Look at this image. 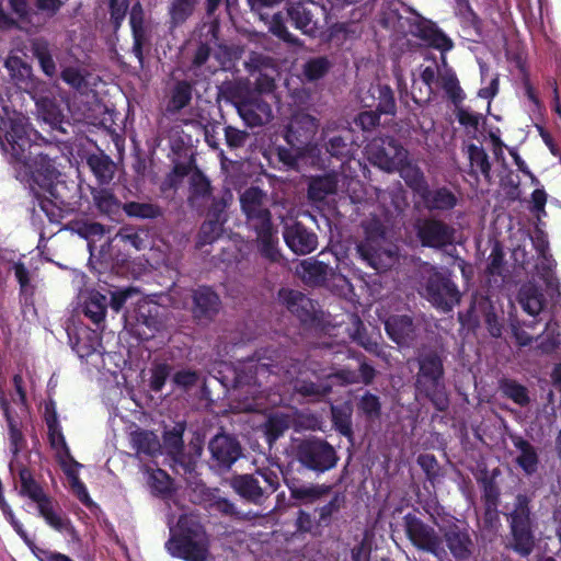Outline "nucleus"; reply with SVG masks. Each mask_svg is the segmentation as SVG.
I'll list each match as a JSON object with an SVG mask.
<instances>
[{
  "mask_svg": "<svg viewBox=\"0 0 561 561\" xmlns=\"http://www.w3.org/2000/svg\"><path fill=\"white\" fill-rule=\"evenodd\" d=\"M318 350H313L301 362L288 356L284 351L264 348L252 357L239 362L233 370V391L236 398L244 401L245 409L261 405V399L268 391H280V387L293 385L296 392L304 397L319 399L331 392L332 385L322 378H334L333 370L314 359Z\"/></svg>",
  "mask_w": 561,
  "mask_h": 561,
  "instance_id": "obj_1",
  "label": "nucleus"
},
{
  "mask_svg": "<svg viewBox=\"0 0 561 561\" xmlns=\"http://www.w3.org/2000/svg\"><path fill=\"white\" fill-rule=\"evenodd\" d=\"M39 140L45 141L23 114L7 105L1 106L0 150L14 168L16 179L28 185L33 210L38 207L50 222H58L62 218L56 193L60 172L55 158L41 150Z\"/></svg>",
  "mask_w": 561,
  "mask_h": 561,
  "instance_id": "obj_2",
  "label": "nucleus"
},
{
  "mask_svg": "<svg viewBox=\"0 0 561 561\" xmlns=\"http://www.w3.org/2000/svg\"><path fill=\"white\" fill-rule=\"evenodd\" d=\"M171 537L165 542V548L173 557L185 561H206L208 543L206 533L202 524L193 515L182 514L176 524L168 517Z\"/></svg>",
  "mask_w": 561,
  "mask_h": 561,
  "instance_id": "obj_3",
  "label": "nucleus"
},
{
  "mask_svg": "<svg viewBox=\"0 0 561 561\" xmlns=\"http://www.w3.org/2000/svg\"><path fill=\"white\" fill-rule=\"evenodd\" d=\"M44 421L48 431V440L51 449L55 451L56 458L60 463L69 484L79 501L84 505L91 503V499L87 486L80 480L78 469L81 463L76 461L71 456L70 448L66 442L61 424L59 422L56 403L48 400L44 407Z\"/></svg>",
  "mask_w": 561,
  "mask_h": 561,
  "instance_id": "obj_4",
  "label": "nucleus"
},
{
  "mask_svg": "<svg viewBox=\"0 0 561 561\" xmlns=\"http://www.w3.org/2000/svg\"><path fill=\"white\" fill-rule=\"evenodd\" d=\"M419 293L436 310L448 313L461 301V291L445 266L425 263L420 271Z\"/></svg>",
  "mask_w": 561,
  "mask_h": 561,
  "instance_id": "obj_5",
  "label": "nucleus"
},
{
  "mask_svg": "<svg viewBox=\"0 0 561 561\" xmlns=\"http://www.w3.org/2000/svg\"><path fill=\"white\" fill-rule=\"evenodd\" d=\"M415 360L419 367L414 382L416 394L428 399L437 411L445 412L449 407V398L442 356L436 351L427 350L420 352Z\"/></svg>",
  "mask_w": 561,
  "mask_h": 561,
  "instance_id": "obj_6",
  "label": "nucleus"
},
{
  "mask_svg": "<svg viewBox=\"0 0 561 561\" xmlns=\"http://www.w3.org/2000/svg\"><path fill=\"white\" fill-rule=\"evenodd\" d=\"M366 238L357 245L362 260L377 272H385L398 261V249L386 239V229L379 220L364 224Z\"/></svg>",
  "mask_w": 561,
  "mask_h": 561,
  "instance_id": "obj_7",
  "label": "nucleus"
},
{
  "mask_svg": "<svg viewBox=\"0 0 561 561\" xmlns=\"http://www.w3.org/2000/svg\"><path fill=\"white\" fill-rule=\"evenodd\" d=\"M15 471L19 473L21 481V494L36 503L38 515L44 518L46 524L61 534L73 535L76 531L70 519L44 493L43 489L33 479L30 470L21 463L15 466Z\"/></svg>",
  "mask_w": 561,
  "mask_h": 561,
  "instance_id": "obj_8",
  "label": "nucleus"
},
{
  "mask_svg": "<svg viewBox=\"0 0 561 561\" xmlns=\"http://www.w3.org/2000/svg\"><path fill=\"white\" fill-rule=\"evenodd\" d=\"M8 3L16 26L27 34H36L56 18L66 0H32V5L27 0H8Z\"/></svg>",
  "mask_w": 561,
  "mask_h": 561,
  "instance_id": "obj_9",
  "label": "nucleus"
},
{
  "mask_svg": "<svg viewBox=\"0 0 561 561\" xmlns=\"http://www.w3.org/2000/svg\"><path fill=\"white\" fill-rule=\"evenodd\" d=\"M296 457L305 469L317 474L332 470L340 459L336 449L324 438L317 436L301 439L296 446Z\"/></svg>",
  "mask_w": 561,
  "mask_h": 561,
  "instance_id": "obj_10",
  "label": "nucleus"
},
{
  "mask_svg": "<svg viewBox=\"0 0 561 561\" xmlns=\"http://www.w3.org/2000/svg\"><path fill=\"white\" fill-rule=\"evenodd\" d=\"M70 346L78 357L98 371L108 369L105 358L110 354L104 351L101 334L84 325L67 329Z\"/></svg>",
  "mask_w": 561,
  "mask_h": 561,
  "instance_id": "obj_11",
  "label": "nucleus"
},
{
  "mask_svg": "<svg viewBox=\"0 0 561 561\" xmlns=\"http://www.w3.org/2000/svg\"><path fill=\"white\" fill-rule=\"evenodd\" d=\"M279 485V472L271 468H260L254 473L240 474L232 480L234 491L254 504L262 503L265 497L276 492Z\"/></svg>",
  "mask_w": 561,
  "mask_h": 561,
  "instance_id": "obj_12",
  "label": "nucleus"
},
{
  "mask_svg": "<svg viewBox=\"0 0 561 561\" xmlns=\"http://www.w3.org/2000/svg\"><path fill=\"white\" fill-rule=\"evenodd\" d=\"M508 523L512 535L511 548L520 557H528L535 547V536L527 496L517 495Z\"/></svg>",
  "mask_w": 561,
  "mask_h": 561,
  "instance_id": "obj_13",
  "label": "nucleus"
},
{
  "mask_svg": "<svg viewBox=\"0 0 561 561\" xmlns=\"http://www.w3.org/2000/svg\"><path fill=\"white\" fill-rule=\"evenodd\" d=\"M440 538L446 552L456 561H471L476 543L468 524L465 520H446L439 526Z\"/></svg>",
  "mask_w": 561,
  "mask_h": 561,
  "instance_id": "obj_14",
  "label": "nucleus"
},
{
  "mask_svg": "<svg viewBox=\"0 0 561 561\" xmlns=\"http://www.w3.org/2000/svg\"><path fill=\"white\" fill-rule=\"evenodd\" d=\"M368 159L381 170L397 171L408 160V151L393 137L373 139L366 146Z\"/></svg>",
  "mask_w": 561,
  "mask_h": 561,
  "instance_id": "obj_15",
  "label": "nucleus"
},
{
  "mask_svg": "<svg viewBox=\"0 0 561 561\" xmlns=\"http://www.w3.org/2000/svg\"><path fill=\"white\" fill-rule=\"evenodd\" d=\"M404 527L408 538L417 549L430 552L439 560L447 557L440 535L416 515L407 514Z\"/></svg>",
  "mask_w": 561,
  "mask_h": 561,
  "instance_id": "obj_16",
  "label": "nucleus"
},
{
  "mask_svg": "<svg viewBox=\"0 0 561 561\" xmlns=\"http://www.w3.org/2000/svg\"><path fill=\"white\" fill-rule=\"evenodd\" d=\"M286 11L291 25L310 37L318 36L321 30L319 16L327 15L325 8L314 1H290Z\"/></svg>",
  "mask_w": 561,
  "mask_h": 561,
  "instance_id": "obj_17",
  "label": "nucleus"
},
{
  "mask_svg": "<svg viewBox=\"0 0 561 561\" xmlns=\"http://www.w3.org/2000/svg\"><path fill=\"white\" fill-rule=\"evenodd\" d=\"M271 93L251 92L236 102L240 117L249 127L262 126L273 118Z\"/></svg>",
  "mask_w": 561,
  "mask_h": 561,
  "instance_id": "obj_18",
  "label": "nucleus"
},
{
  "mask_svg": "<svg viewBox=\"0 0 561 561\" xmlns=\"http://www.w3.org/2000/svg\"><path fill=\"white\" fill-rule=\"evenodd\" d=\"M240 206L252 229L273 224L268 195L259 186H250L241 193Z\"/></svg>",
  "mask_w": 561,
  "mask_h": 561,
  "instance_id": "obj_19",
  "label": "nucleus"
},
{
  "mask_svg": "<svg viewBox=\"0 0 561 561\" xmlns=\"http://www.w3.org/2000/svg\"><path fill=\"white\" fill-rule=\"evenodd\" d=\"M414 230L421 244L425 248L442 250L453 245L455 241V228L436 217L417 219Z\"/></svg>",
  "mask_w": 561,
  "mask_h": 561,
  "instance_id": "obj_20",
  "label": "nucleus"
},
{
  "mask_svg": "<svg viewBox=\"0 0 561 561\" xmlns=\"http://www.w3.org/2000/svg\"><path fill=\"white\" fill-rule=\"evenodd\" d=\"M411 34L421 39L427 47L440 53L442 64L446 65V54L454 48L453 39L438 25L421 15H416L410 24Z\"/></svg>",
  "mask_w": 561,
  "mask_h": 561,
  "instance_id": "obj_21",
  "label": "nucleus"
},
{
  "mask_svg": "<svg viewBox=\"0 0 561 561\" xmlns=\"http://www.w3.org/2000/svg\"><path fill=\"white\" fill-rule=\"evenodd\" d=\"M322 140L324 148L331 157L341 160H348L355 156L360 146L365 142L366 137L355 136L353 129L342 128L334 134L328 126L322 131Z\"/></svg>",
  "mask_w": 561,
  "mask_h": 561,
  "instance_id": "obj_22",
  "label": "nucleus"
},
{
  "mask_svg": "<svg viewBox=\"0 0 561 561\" xmlns=\"http://www.w3.org/2000/svg\"><path fill=\"white\" fill-rule=\"evenodd\" d=\"M208 449L211 455V467L218 471L230 469L242 454L238 439L227 434H218L211 438Z\"/></svg>",
  "mask_w": 561,
  "mask_h": 561,
  "instance_id": "obj_23",
  "label": "nucleus"
},
{
  "mask_svg": "<svg viewBox=\"0 0 561 561\" xmlns=\"http://www.w3.org/2000/svg\"><path fill=\"white\" fill-rule=\"evenodd\" d=\"M388 337L399 347H413L419 337V329L410 314H392L383 321Z\"/></svg>",
  "mask_w": 561,
  "mask_h": 561,
  "instance_id": "obj_24",
  "label": "nucleus"
},
{
  "mask_svg": "<svg viewBox=\"0 0 561 561\" xmlns=\"http://www.w3.org/2000/svg\"><path fill=\"white\" fill-rule=\"evenodd\" d=\"M318 129L317 119L309 114L295 115L284 131V139L288 146L304 150L312 140Z\"/></svg>",
  "mask_w": 561,
  "mask_h": 561,
  "instance_id": "obj_25",
  "label": "nucleus"
},
{
  "mask_svg": "<svg viewBox=\"0 0 561 561\" xmlns=\"http://www.w3.org/2000/svg\"><path fill=\"white\" fill-rule=\"evenodd\" d=\"M417 198L424 209L438 214L451 211L459 202L457 194L445 185L430 186L428 184Z\"/></svg>",
  "mask_w": 561,
  "mask_h": 561,
  "instance_id": "obj_26",
  "label": "nucleus"
},
{
  "mask_svg": "<svg viewBox=\"0 0 561 561\" xmlns=\"http://www.w3.org/2000/svg\"><path fill=\"white\" fill-rule=\"evenodd\" d=\"M278 300L287 310L296 316L304 324L311 323L316 319V308L313 301L301 291L282 288L278 291Z\"/></svg>",
  "mask_w": 561,
  "mask_h": 561,
  "instance_id": "obj_27",
  "label": "nucleus"
},
{
  "mask_svg": "<svg viewBox=\"0 0 561 561\" xmlns=\"http://www.w3.org/2000/svg\"><path fill=\"white\" fill-rule=\"evenodd\" d=\"M286 245L298 255H306L318 247V236L300 222L286 225L283 231Z\"/></svg>",
  "mask_w": 561,
  "mask_h": 561,
  "instance_id": "obj_28",
  "label": "nucleus"
},
{
  "mask_svg": "<svg viewBox=\"0 0 561 561\" xmlns=\"http://www.w3.org/2000/svg\"><path fill=\"white\" fill-rule=\"evenodd\" d=\"M517 300L523 310L534 318L529 322H524L523 325L534 331L538 323L536 317L539 316L545 305L543 294L536 284L528 282L520 286Z\"/></svg>",
  "mask_w": 561,
  "mask_h": 561,
  "instance_id": "obj_29",
  "label": "nucleus"
},
{
  "mask_svg": "<svg viewBox=\"0 0 561 561\" xmlns=\"http://www.w3.org/2000/svg\"><path fill=\"white\" fill-rule=\"evenodd\" d=\"M0 408L3 411V415L5 417L8 427H9V442H10V453L12 455V458L9 462V469L11 473H14L15 466L21 465L19 461V451L22 447V444L24 442L23 434L20 430V421L19 419L13 415L8 401L4 398L3 392L0 390Z\"/></svg>",
  "mask_w": 561,
  "mask_h": 561,
  "instance_id": "obj_30",
  "label": "nucleus"
},
{
  "mask_svg": "<svg viewBox=\"0 0 561 561\" xmlns=\"http://www.w3.org/2000/svg\"><path fill=\"white\" fill-rule=\"evenodd\" d=\"M193 316L199 321L210 320L220 308L219 296L207 286H199L192 293Z\"/></svg>",
  "mask_w": 561,
  "mask_h": 561,
  "instance_id": "obj_31",
  "label": "nucleus"
},
{
  "mask_svg": "<svg viewBox=\"0 0 561 561\" xmlns=\"http://www.w3.org/2000/svg\"><path fill=\"white\" fill-rule=\"evenodd\" d=\"M129 443L138 457L154 456L161 448L160 440L152 431L141 428L135 423L129 427Z\"/></svg>",
  "mask_w": 561,
  "mask_h": 561,
  "instance_id": "obj_32",
  "label": "nucleus"
},
{
  "mask_svg": "<svg viewBox=\"0 0 561 561\" xmlns=\"http://www.w3.org/2000/svg\"><path fill=\"white\" fill-rule=\"evenodd\" d=\"M33 56L37 59L42 71L49 78L57 75V65L54 60L56 48L44 36H37L30 41Z\"/></svg>",
  "mask_w": 561,
  "mask_h": 561,
  "instance_id": "obj_33",
  "label": "nucleus"
},
{
  "mask_svg": "<svg viewBox=\"0 0 561 561\" xmlns=\"http://www.w3.org/2000/svg\"><path fill=\"white\" fill-rule=\"evenodd\" d=\"M332 271L330 264L312 257L302 260L296 268L297 275L308 285L323 284Z\"/></svg>",
  "mask_w": 561,
  "mask_h": 561,
  "instance_id": "obj_34",
  "label": "nucleus"
},
{
  "mask_svg": "<svg viewBox=\"0 0 561 561\" xmlns=\"http://www.w3.org/2000/svg\"><path fill=\"white\" fill-rule=\"evenodd\" d=\"M253 230L256 233L257 248L261 256L270 262H278L282 255L278 248L277 230L273 224Z\"/></svg>",
  "mask_w": 561,
  "mask_h": 561,
  "instance_id": "obj_35",
  "label": "nucleus"
},
{
  "mask_svg": "<svg viewBox=\"0 0 561 561\" xmlns=\"http://www.w3.org/2000/svg\"><path fill=\"white\" fill-rule=\"evenodd\" d=\"M211 48L208 44L202 43L195 50L188 72L195 78V83L209 79L216 71L217 66L210 65Z\"/></svg>",
  "mask_w": 561,
  "mask_h": 561,
  "instance_id": "obj_36",
  "label": "nucleus"
},
{
  "mask_svg": "<svg viewBox=\"0 0 561 561\" xmlns=\"http://www.w3.org/2000/svg\"><path fill=\"white\" fill-rule=\"evenodd\" d=\"M437 79V70L435 67H425L420 73V78L412 80V98L415 103L427 102L434 93L433 84Z\"/></svg>",
  "mask_w": 561,
  "mask_h": 561,
  "instance_id": "obj_37",
  "label": "nucleus"
},
{
  "mask_svg": "<svg viewBox=\"0 0 561 561\" xmlns=\"http://www.w3.org/2000/svg\"><path fill=\"white\" fill-rule=\"evenodd\" d=\"M87 164L100 185H107L114 178L116 165L104 153H93L87 159Z\"/></svg>",
  "mask_w": 561,
  "mask_h": 561,
  "instance_id": "obj_38",
  "label": "nucleus"
},
{
  "mask_svg": "<svg viewBox=\"0 0 561 561\" xmlns=\"http://www.w3.org/2000/svg\"><path fill=\"white\" fill-rule=\"evenodd\" d=\"M514 446L518 450L516 457L517 466L527 474L531 476L538 470L539 457L537 449L528 440L518 437L514 440Z\"/></svg>",
  "mask_w": 561,
  "mask_h": 561,
  "instance_id": "obj_39",
  "label": "nucleus"
},
{
  "mask_svg": "<svg viewBox=\"0 0 561 561\" xmlns=\"http://www.w3.org/2000/svg\"><path fill=\"white\" fill-rule=\"evenodd\" d=\"M376 375L375 368L365 360H359L358 370L343 368L334 373V379L342 385L363 382L369 385Z\"/></svg>",
  "mask_w": 561,
  "mask_h": 561,
  "instance_id": "obj_40",
  "label": "nucleus"
},
{
  "mask_svg": "<svg viewBox=\"0 0 561 561\" xmlns=\"http://www.w3.org/2000/svg\"><path fill=\"white\" fill-rule=\"evenodd\" d=\"M11 270L20 286V297L25 305H33V297L36 285L34 283L35 274L31 272L23 262H14Z\"/></svg>",
  "mask_w": 561,
  "mask_h": 561,
  "instance_id": "obj_41",
  "label": "nucleus"
},
{
  "mask_svg": "<svg viewBox=\"0 0 561 561\" xmlns=\"http://www.w3.org/2000/svg\"><path fill=\"white\" fill-rule=\"evenodd\" d=\"M467 152L470 162L469 174L478 179V173L480 172L484 180L490 183L492 179L491 163L485 150L481 146L471 144L468 146Z\"/></svg>",
  "mask_w": 561,
  "mask_h": 561,
  "instance_id": "obj_42",
  "label": "nucleus"
},
{
  "mask_svg": "<svg viewBox=\"0 0 561 561\" xmlns=\"http://www.w3.org/2000/svg\"><path fill=\"white\" fill-rule=\"evenodd\" d=\"M337 174L327 173L310 181L308 196L314 202H321L337 190Z\"/></svg>",
  "mask_w": 561,
  "mask_h": 561,
  "instance_id": "obj_43",
  "label": "nucleus"
},
{
  "mask_svg": "<svg viewBox=\"0 0 561 561\" xmlns=\"http://www.w3.org/2000/svg\"><path fill=\"white\" fill-rule=\"evenodd\" d=\"M122 209L129 218L152 220L163 216V208L151 202H126Z\"/></svg>",
  "mask_w": 561,
  "mask_h": 561,
  "instance_id": "obj_44",
  "label": "nucleus"
},
{
  "mask_svg": "<svg viewBox=\"0 0 561 561\" xmlns=\"http://www.w3.org/2000/svg\"><path fill=\"white\" fill-rule=\"evenodd\" d=\"M106 307L107 297L99 291H92L84 301L83 313L100 328L105 319Z\"/></svg>",
  "mask_w": 561,
  "mask_h": 561,
  "instance_id": "obj_45",
  "label": "nucleus"
},
{
  "mask_svg": "<svg viewBox=\"0 0 561 561\" xmlns=\"http://www.w3.org/2000/svg\"><path fill=\"white\" fill-rule=\"evenodd\" d=\"M288 489L293 499L306 504L313 503L330 491L329 485L305 483H291L288 484Z\"/></svg>",
  "mask_w": 561,
  "mask_h": 561,
  "instance_id": "obj_46",
  "label": "nucleus"
},
{
  "mask_svg": "<svg viewBox=\"0 0 561 561\" xmlns=\"http://www.w3.org/2000/svg\"><path fill=\"white\" fill-rule=\"evenodd\" d=\"M371 96L377 101L376 111L383 115H396L397 103L392 89L387 84H376L369 89Z\"/></svg>",
  "mask_w": 561,
  "mask_h": 561,
  "instance_id": "obj_47",
  "label": "nucleus"
},
{
  "mask_svg": "<svg viewBox=\"0 0 561 561\" xmlns=\"http://www.w3.org/2000/svg\"><path fill=\"white\" fill-rule=\"evenodd\" d=\"M136 320L138 325L146 327L151 334L159 331L163 325V320L160 316V307L151 302H144L139 305Z\"/></svg>",
  "mask_w": 561,
  "mask_h": 561,
  "instance_id": "obj_48",
  "label": "nucleus"
},
{
  "mask_svg": "<svg viewBox=\"0 0 561 561\" xmlns=\"http://www.w3.org/2000/svg\"><path fill=\"white\" fill-rule=\"evenodd\" d=\"M352 414V407L346 402L331 407L334 430L347 438L353 436Z\"/></svg>",
  "mask_w": 561,
  "mask_h": 561,
  "instance_id": "obj_49",
  "label": "nucleus"
},
{
  "mask_svg": "<svg viewBox=\"0 0 561 561\" xmlns=\"http://www.w3.org/2000/svg\"><path fill=\"white\" fill-rule=\"evenodd\" d=\"M91 195L98 210L105 215H112L118 211L121 203L110 188L92 187Z\"/></svg>",
  "mask_w": 561,
  "mask_h": 561,
  "instance_id": "obj_50",
  "label": "nucleus"
},
{
  "mask_svg": "<svg viewBox=\"0 0 561 561\" xmlns=\"http://www.w3.org/2000/svg\"><path fill=\"white\" fill-rule=\"evenodd\" d=\"M192 90L193 87L190 82L185 80L178 81L171 90L168 111L178 113L186 107L192 100Z\"/></svg>",
  "mask_w": 561,
  "mask_h": 561,
  "instance_id": "obj_51",
  "label": "nucleus"
},
{
  "mask_svg": "<svg viewBox=\"0 0 561 561\" xmlns=\"http://www.w3.org/2000/svg\"><path fill=\"white\" fill-rule=\"evenodd\" d=\"M397 171L400 172L401 178L413 191L416 197L428 185V182L426 181L422 170L416 165L408 163V160L402 164V167L397 169Z\"/></svg>",
  "mask_w": 561,
  "mask_h": 561,
  "instance_id": "obj_52",
  "label": "nucleus"
},
{
  "mask_svg": "<svg viewBox=\"0 0 561 561\" xmlns=\"http://www.w3.org/2000/svg\"><path fill=\"white\" fill-rule=\"evenodd\" d=\"M290 419L283 413H274L268 416L264 423V434L266 442L274 444L289 428Z\"/></svg>",
  "mask_w": 561,
  "mask_h": 561,
  "instance_id": "obj_53",
  "label": "nucleus"
},
{
  "mask_svg": "<svg viewBox=\"0 0 561 561\" xmlns=\"http://www.w3.org/2000/svg\"><path fill=\"white\" fill-rule=\"evenodd\" d=\"M500 390L504 397L511 399L519 407H527L530 402L528 389L513 379H503L500 381Z\"/></svg>",
  "mask_w": 561,
  "mask_h": 561,
  "instance_id": "obj_54",
  "label": "nucleus"
},
{
  "mask_svg": "<svg viewBox=\"0 0 561 561\" xmlns=\"http://www.w3.org/2000/svg\"><path fill=\"white\" fill-rule=\"evenodd\" d=\"M38 111L42 119L48 124L53 130H57L62 134L67 133L66 128L64 127V115L53 101H43L38 106Z\"/></svg>",
  "mask_w": 561,
  "mask_h": 561,
  "instance_id": "obj_55",
  "label": "nucleus"
},
{
  "mask_svg": "<svg viewBox=\"0 0 561 561\" xmlns=\"http://www.w3.org/2000/svg\"><path fill=\"white\" fill-rule=\"evenodd\" d=\"M442 88L447 98L458 107L462 103L466 95L459 84L456 73L451 69H446L440 77Z\"/></svg>",
  "mask_w": 561,
  "mask_h": 561,
  "instance_id": "obj_56",
  "label": "nucleus"
},
{
  "mask_svg": "<svg viewBox=\"0 0 561 561\" xmlns=\"http://www.w3.org/2000/svg\"><path fill=\"white\" fill-rule=\"evenodd\" d=\"M559 324L556 321H548L545 330L536 340L539 341L538 347L542 353H552L561 344Z\"/></svg>",
  "mask_w": 561,
  "mask_h": 561,
  "instance_id": "obj_57",
  "label": "nucleus"
},
{
  "mask_svg": "<svg viewBox=\"0 0 561 561\" xmlns=\"http://www.w3.org/2000/svg\"><path fill=\"white\" fill-rule=\"evenodd\" d=\"M331 68V62L327 57H314L307 60L302 68V76L306 81L314 82L322 79Z\"/></svg>",
  "mask_w": 561,
  "mask_h": 561,
  "instance_id": "obj_58",
  "label": "nucleus"
},
{
  "mask_svg": "<svg viewBox=\"0 0 561 561\" xmlns=\"http://www.w3.org/2000/svg\"><path fill=\"white\" fill-rule=\"evenodd\" d=\"M455 1V14L458 16L463 25L470 26L474 30H479L481 20L478 14L473 11L469 0H454Z\"/></svg>",
  "mask_w": 561,
  "mask_h": 561,
  "instance_id": "obj_59",
  "label": "nucleus"
},
{
  "mask_svg": "<svg viewBox=\"0 0 561 561\" xmlns=\"http://www.w3.org/2000/svg\"><path fill=\"white\" fill-rule=\"evenodd\" d=\"M345 496L341 493H335L333 497L324 505L318 507L316 511L319 514L318 524L320 526H329L332 517L336 514L344 504Z\"/></svg>",
  "mask_w": 561,
  "mask_h": 561,
  "instance_id": "obj_60",
  "label": "nucleus"
},
{
  "mask_svg": "<svg viewBox=\"0 0 561 561\" xmlns=\"http://www.w3.org/2000/svg\"><path fill=\"white\" fill-rule=\"evenodd\" d=\"M222 232V224L219 219H209L203 222L198 233V245L211 244Z\"/></svg>",
  "mask_w": 561,
  "mask_h": 561,
  "instance_id": "obj_61",
  "label": "nucleus"
},
{
  "mask_svg": "<svg viewBox=\"0 0 561 561\" xmlns=\"http://www.w3.org/2000/svg\"><path fill=\"white\" fill-rule=\"evenodd\" d=\"M195 0H173L170 7V15L174 24L185 22L195 9Z\"/></svg>",
  "mask_w": 561,
  "mask_h": 561,
  "instance_id": "obj_62",
  "label": "nucleus"
},
{
  "mask_svg": "<svg viewBox=\"0 0 561 561\" xmlns=\"http://www.w3.org/2000/svg\"><path fill=\"white\" fill-rule=\"evenodd\" d=\"M87 70L78 66H69L61 70V79L76 90L87 87Z\"/></svg>",
  "mask_w": 561,
  "mask_h": 561,
  "instance_id": "obj_63",
  "label": "nucleus"
},
{
  "mask_svg": "<svg viewBox=\"0 0 561 561\" xmlns=\"http://www.w3.org/2000/svg\"><path fill=\"white\" fill-rule=\"evenodd\" d=\"M482 497L488 510L495 508L500 499V490L492 478L483 477L479 480Z\"/></svg>",
  "mask_w": 561,
  "mask_h": 561,
  "instance_id": "obj_64",
  "label": "nucleus"
}]
</instances>
